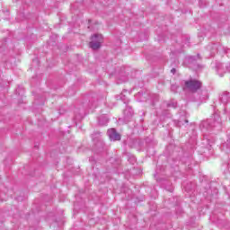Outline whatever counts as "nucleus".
<instances>
[{
  "label": "nucleus",
  "mask_w": 230,
  "mask_h": 230,
  "mask_svg": "<svg viewBox=\"0 0 230 230\" xmlns=\"http://www.w3.org/2000/svg\"><path fill=\"white\" fill-rule=\"evenodd\" d=\"M199 127L209 132L211 130H222V119L220 115L214 114L213 118L202 121Z\"/></svg>",
  "instance_id": "nucleus-1"
},
{
  "label": "nucleus",
  "mask_w": 230,
  "mask_h": 230,
  "mask_svg": "<svg viewBox=\"0 0 230 230\" xmlns=\"http://www.w3.org/2000/svg\"><path fill=\"white\" fill-rule=\"evenodd\" d=\"M183 89L190 91V93H197V91L202 89V82L197 79H190L185 81Z\"/></svg>",
  "instance_id": "nucleus-2"
},
{
  "label": "nucleus",
  "mask_w": 230,
  "mask_h": 230,
  "mask_svg": "<svg viewBox=\"0 0 230 230\" xmlns=\"http://www.w3.org/2000/svg\"><path fill=\"white\" fill-rule=\"evenodd\" d=\"M102 42L103 36L102 34H94L92 36V41H90L89 46L93 50L100 49Z\"/></svg>",
  "instance_id": "nucleus-3"
},
{
  "label": "nucleus",
  "mask_w": 230,
  "mask_h": 230,
  "mask_svg": "<svg viewBox=\"0 0 230 230\" xmlns=\"http://www.w3.org/2000/svg\"><path fill=\"white\" fill-rule=\"evenodd\" d=\"M217 73L219 76H224V73H230V63L228 65H224L223 63L216 64Z\"/></svg>",
  "instance_id": "nucleus-4"
},
{
  "label": "nucleus",
  "mask_w": 230,
  "mask_h": 230,
  "mask_svg": "<svg viewBox=\"0 0 230 230\" xmlns=\"http://www.w3.org/2000/svg\"><path fill=\"white\" fill-rule=\"evenodd\" d=\"M107 134L111 141H119L121 139V135H119V133H118L115 128L109 129Z\"/></svg>",
  "instance_id": "nucleus-5"
},
{
  "label": "nucleus",
  "mask_w": 230,
  "mask_h": 230,
  "mask_svg": "<svg viewBox=\"0 0 230 230\" xmlns=\"http://www.w3.org/2000/svg\"><path fill=\"white\" fill-rule=\"evenodd\" d=\"M132 116H134V111L132 110V108H130V106H128L124 110V116H123L124 121L126 123H128V121H130V119H132Z\"/></svg>",
  "instance_id": "nucleus-6"
},
{
  "label": "nucleus",
  "mask_w": 230,
  "mask_h": 230,
  "mask_svg": "<svg viewBox=\"0 0 230 230\" xmlns=\"http://www.w3.org/2000/svg\"><path fill=\"white\" fill-rule=\"evenodd\" d=\"M219 100L223 105H227V103H230V93L227 91L223 92L219 95Z\"/></svg>",
  "instance_id": "nucleus-7"
},
{
  "label": "nucleus",
  "mask_w": 230,
  "mask_h": 230,
  "mask_svg": "<svg viewBox=\"0 0 230 230\" xmlns=\"http://www.w3.org/2000/svg\"><path fill=\"white\" fill-rule=\"evenodd\" d=\"M208 51H209L211 57H215L218 53V43H210L207 46Z\"/></svg>",
  "instance_id": "nucleus-8"
},
{
  "label": "nucleus",
  "mask_w": 230,
  "mask_h": 230,
  "mask_svg": "<svg viewBox=\"0 0 230 230\" xmlns=\"http://www.w3.org/2000/svg\"><path fill=\"white\" fill-rule=\"evenodd\" d=\"M98 124L101 126V127H105L106 125L109 124V117L107 115H101L99 118H98Z\"/></svg>",
  "instance_id": "nucleus-9"
},
{
  "label": "nucleus",
  "mask_w": 230,
  "mask_h": 230,
  "mask_svg": "<svg viewBox=\"0 0 230 230\" xmlns=\"http://www.w3.org/2000/svg\"><path fill=\"white\" fill-rule=\"evenodd\" d=\"M125 93H127V91H123V93L119 95H117L116 98L117 100H120L121 102H123V103H128V97L125 95Z\"/></svg>",
  "instance_id": "nucleus-10"
},
{
  "label": "nucleus",
  "mask_w": 230,
  "mask_h": 230,
  "mask_svg": "<svg viewBox=\"0 0 230 230\" xmlns=\"http://www.w3.org/2000/svg\"><path fill=\"white\" fill-rule=\"evenodd\" d=\"M217 53H219V55H226V53H229V49H227V48L222 46L220 43H218Z\"/></svg>",
  "instance_id": "nucleus-11"
},
{
  "label": "nucleus",
  "mask_w": 230,
  "mask_h": 230,
  "mask_svg": "<svg viewBox=\"0 0 230 230\" xmlns=\"http://www.w3.org/2000/svg\"><path fill=\"white\" fill-rule=\"evenodd\" d=\"M174 123H175L176 127H182V125H184V123H188V119L182 117L181 119L175 120Z\"/></svg>",
  "instance_id": "nucleus-12"
},
{
  "label": "nucleus",
  "mask_w": 230,
  "mask_h": 230,
  "mask_svg": "<svg viewBox=\"0 0 230 230\" xmlns=\"http://www.w3.org/2000/svg\"><path fill=\"white\" fill-rule=\"evenodd\" d=\"M223 148L230 150V134L227 136L226 141L223 144Z\"/></svg>",
  "instance_id": "nucleus-13"
},
{
  "label": "nucleus",
  "mask_w": 230,
  "mask_h": 230,
  "mask_svg": "<svg viewBox=\"0 0 230 230\" xmlns=\"http://www.w3.org/2000/svg\"><path fill=\"white\" fill-rule=\"evenodd\" d=\"M167 107H172V109H176L177 108V102L175 101H171L168 104Z\"/></svg>",
  "instance_id": "nucleus-14"
},
{
  "label": "nucleus",
  "mask_w": 230,
  "mask_h": 230,
  "mask_svg": "<svg viewBox=\"0 0 230 230\" xmlns=\"http://www.w3.org/2000/svg\"><path fill=\"white\" fill-rule=\"evenodd\" d=\"M203 93H204L203 96H199L200 102H206V100H208V93L207 92H203Z\"/></svg>",
  "instance_id": "nucleus-15"
},
{
  "label": "nucleus",
  "mask_w": 230,
  "mask_h": 230,
  "mask_svg": "<svg viewBox=\"0 0 230 230\" xmlns=\"http://www.w3.org/2000/svg\"><path fill=\"white\" fill-rule=\"evenodd\" d=\"M96 107H98V102H90V109H96Z\"/></svg>",
  "instance_id": "nucleus-16"
},
{
  "label": "nucleus",
  "mask_w": 230,
  "mask_h": 230,
  "mask_svg": "<svg viewBox=\"0 0 230 230\" xmlns=\"http://www.w3.org/2000/svg\"><path fill=\"white\" fill-rule=\"evenodd\" d=\"M153 100H154V102H158L159 101V95L153 94Z\"/></svg>",
  "instance_id": "nucleus-17"
},
{
  "label": "nucleus",
  "mask_w": 230,
  "mask_h": 230,
  "mask_svg": "<svg viewBox=\"0 0 230 230\" xmlns=\"http://www.w3.org/2000/svg\"><path fill=\"white\" fill-rule=\"evenodd\" d=\"M190 60L194 62H197V57H190Z\"/></svg>",
  "instance_id": "nucleus-18"
},
{
  "label": "nucleus",
  "mask_w": 230,
  "mask_h": 230,
  "mask_svg": "<svg viewBox=\"0 0 230 230\" xmlns=\"http://www.w3.org/2000/svg\"><path fill=\"white\" fill-rule=\"evenodd\" d=\"M165 190H167V191H170L171 193L173 192V188L170 187V188H165Z\"/></svg>",
  "instance_id": "nucleus-19"
},
{
  "label": "nucleus",
  "mask_w": 230,
  "mask_h": 230,
  "mask_svg": "<svg viewBox=\"0 0 230 230\" xmlns=\"http://www.w3.org/2000/svg\"><path fill=\"white\" fill-rule=\"evenodd\" d=\"M175 72H176L175 68L171 69V73H172V75H175Z\"/></svg>",
  "instance_id": "nucleus-20"
},
{
  "label": "nucleus",
  "mask_w": 230,
  "mask_h": 230,
  "mask_svg": "<svg viewBox=\"0 0 230 230\" xmlns=\"http://www.w3.org/2000/svg\"><path fill=\"white\" fill-rule=\"evenodd\" d=\"M171 89H172V91H173V89H177V87H175V85H172V86L171 87Z\"/></svg>",
  "instance_id": "nucleus-21"
},
{
  "label": "nucleus",
  "mask_w": 230,
  "mask_h": 230,
  "mask_svg": "<svg viewBox=\"0 0 230 230\" xmlns=\"http://www.w3.org/2000/svg\"><path fill=\"white\" fill-rule=\"evenodd\" d=\"M131 159H132V161H136V158H135V157H132Z\"/></svg>",
  "instance_id": "nucleus-22"
},
{
  "label": "nucleus",
  "mask_w": 230,
  "mask_h": 230,
  "mask_svg": "<svg viewBox=\"0 0 230 230\" xmlns=\"http://www.w3.org/2000/svg\"><path fill=\"white\" fill-rule=\"evenodd\" d=\"M197 57H198V58H200V55H199V54H198V56H197Z\"/></svg>",
  "instance_id": "nucleus-23"
}]
</instances>
